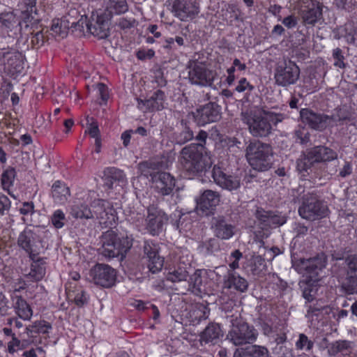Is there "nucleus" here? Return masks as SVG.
I'll return each mask as SVG.
<instances>
[{"label": "nucleus", "mask_w": 357, "mask_h": 357, "mask_svg": "<svg viewBox=\"0 0 357 357\" xmlns=\"http://www.w3.org/2000/svg\"><path fill=\"white\" fill-rule=\"evenodd\" d=\"M241 116L250 134L255 138L269 137L273 132V125L277 126L287 117L284 114L264 108L243 111Z\"/></svg>", "instance_id": "f257e3e1"}, {"label": "nucleus", "mask_w": 357, "mask_h": 357, "mask_svg": "<svg viewBox=\"0 0 357 357\" xmlns=\"http://www.w3.org/2000/svg\"><path fill=\"white\" fill-rule=\"evenodd\" d=\"M181 163L189 176H199L212 165L211 158L203 154L202 144H190L181 152Z\"/></svg>", "instance_id": "f03ea898"}, {"label": "nucleus", "mask_w": 357, "mask_h": 357, "mask_svg": "<svg viewBox=\"0 0 357 357\" xmlns=\"http://www.w3.org/2000/svg\"><path fill=\"white\" fill-rule=\"evenodd\" d=\"M49 234L48 230L39 227H26L18 235L17 244L29 258L35 257L47 249L49 243L45 238Z\"/></svg>", "instance_id": "7ed1b4c3"}, {"label": "nucleus", "mask_w": 357, "mask_h": 357, "mask_svg": "<svg viewBox=\"0 0 357 357\" xmlns=\"http://www.w3.org/2000/svg\"><path fill=\"white\" fill-rule=\"evenodd\" d=\"M245 152L248 162L254 169L264 172L272 167L273 152L269 144L258 140L251 142Z\"/></svg>", "instance_id": "20e7f679"}, {"label": "nucleus", "mask_w": 357, "mask_h": 357, "mask_svg": "<svg viewBox=\"0 0 357 357\" xmlns=\"http://www.w3.org/2000/svg\"><path fill=\"white\" fill-rule=\"evenodd\" d=\"M100 242L102 247L100 252L108 259L119 256L123 258L132 245V241L128 237L119 238L113 230L104 232Z\"/></svg>", "instance_id": "39448f33"}, {"label": "nucleus", "mask_w": 357, "mask_h": 357, "mask_svg": "<svg viewBox=\"0 0 357 357\" xmlns=\"http://www.w3.org/2000/svg\"><path fill=\"white\" fill-rule=\"evenodd\" d=\"M231 328L227 334V339L236 346L252 344L258 337V332L253 326L242 320L240 315L229 317Z\"/></svg>", "instance_id": "423d86ee"}, {"label": "nucleus", "mask_w": 357, "mask_h": 357, "mask_svg": "<svg viewBox=\"0 0 357 357\" xmlns=\"http://www.w3.org/2000/svg\"><path fill=\"white\" fill-rule=\"evenodd\" d=\"M337 158V153L325 146H317L306 151L297 160L299 172H307L315 163L330 162Z\"/></svg>", "instance_id": "0eeeda50"}, {"label": "nucleus", "mask_w": 357, "mask_h": 357, "mask_svg": "<svg viewBox=\"0 0 357 357\" xmlns=\"http://www.w3.org/2000/svg\"><path fill=\"white\" fill-rule=\"evenodd\" d=\"M291 262L292 266L298 273L305 275L310 281L318 282L319 272L326 265V257L324 253L309 259H296L292 257Z\"/></svg>", "instance_id": "6e6552de"}, {"label": "nucleus", "mask_w": 357, "mask_h": 357, "mask_svg": "<svg viewBox=\"0 0 357 357\" xmlns=\"http://www.w3.org/2000/svg\"><path fill=\"white\" fill-rule=\"evenodd\" d=\"M300 216L305 220L314 221L326 217L328 208L318 197L314 195L303 197V203L298 208Z\"/></svg>", "instance_id": "1a4fd4ad"}, {"label": "nucleus", "mask_w": 357, "mask_h": 357, "mask_svg": "<svg viewBox=\"0 0 357 357\" xmlns=\"http://www.w3.org/2000/svg\"><path fill=\"white\" fill-rule=\"evenodd\" d=\"M299 76L300 69L294 62L284 59L277 63L274 78L278 86L285 87L294 84Z\"/></svg>", "instance_id": "9d476101"}, {"label": "nucleus", "mask_w": 357, "mask_h": 357, "mask_svg": "<svg viewBox=\"0 0 357 357\" xmlns=\"http://www.w3.org/2000/svg\"><path fill=\"white\" fill-rule=\"evenodd\" d=\"M94 218L105 227H112L116 220L115 209L112 204L105 199H95L91 204Z\"/></svg>", "instance_id": "9b49d317"}, {"label": "nucleus", "mask_w": 357, "mask_h": 357, "mask_svg": "<svg viewBox=\"0 0 357 357\" xmlns=\"http://www.w3.org/2000/svg\"><path fill=\"white\" fill-rule=\"evenodd\" d=\"M89 277L94 284L109 288L115 284L116 273L109 265L97 264L90 270Z\"/></svg>", "instance_id": "f8f14e48"}, {"label": "nucleus", "mask_w": 357, "mask_h": 357, "mask_svg": "<svg viewBox=\"0 0 357 357\" xmlns=\"http://www.w3.org/2000/svg\"><path fill=\"white\" fill-rule=\"evenodd\" d=\"M220 202V195L218 192L206 190L197 199L196 212L200 216L213 215Z\"/></svg>", "instance_id": "ddd939ff"}, {"label": "nucleus", "mask_w": 357, "mask_h": 357, "mask_svg": "<svg viewBox=\"0 0 357 357\" xmlns=\"http://www.w3.org/2000/svg\"><path fill=\"white\" fill-rule=\"evenodd\" d=\"M342 288L349 294L357 293V254H351L345 259V278Z\"/></svg>", "instance_id": "4468645a"}, {"label": "nucleus", "mask_w": 357, "mask_h": 357, "mask_svg": "<svg viewBox=\"0 0 357 357\" xmlns=\"http://www.w3.org/2000/svg\"><path fill=\"white\" fill-rule=\"evenodd\" d=\"M221 108L215 102L207 103L193 113L195 122L199 126L216 122L221 119Z\"/></svg>", "instance_id": "2eb2a0df"}, {"label": "nucleus", "mask_w": 357, "mask_h": 357, "mask_svg": "<svg viewBox=\"0 0 357 357\" xmlns=\"http://www.w3.org/2000/svg\"><path fill=\"white\" fill-rule=\"evenodd\" d=\"M172 13L181 21L195 18L199 13V6L196 0H174Z\"/></svg>", "instance_id": "dca6fc26"}, {"label": "nucleus", "mask_w": 357, "mask_h": 357, "mask_svg": "<svg viewBox=\"0 0 357 357\" xmlns=\"http://www.w3.org/2000/svg\"><path fill=\"white\" fill-rule=\"evenodd\" d=\"M158 245L152 241H145L144 245V258L146 259V265L150 272L157 273L160 272L164 265V257L159 254Z\"/></svg>", "instance_id": "f3484780"}, {"label": "nucleus", "mask_w": 357, "mask_h": 357, "mask_svg": "<svg viewBox=\"0 0 357 357\" xmlns=\"http://www.w3.org/2000/svg\"><path fill=\"white\" fill-rule=\"evenodd\" d=\"M212 177L218 186L230 192L237 190L241 185L239 176L227 174L221 167L216 165L213 168Z\"/></svg>", "instance_id": "a211bd4d"}, {"label": "nucleus", "mask_w": 357, "mask_h": 357, "mask_svg": "<svg viewBox=\"0 0 357 357\" xmlns=\"http://www.w3.org/2000/svg\"><path fill=\"white\" fill-rule=\"evenodd\" d=\"M110 14L104 13L92 17V20L87 24V30L99 39H104L109 34Z\"/></svg>", "instance_id": "6ab92c4d"}, {"label": "nucleus", "mask_w": 357, "mask_h": 357, "mask_svg": "<svg viewBox=\"0 0 357 357\" xmlns=\"http://www.w3.org/2000/svg\"><path fill=\"white\" fill-rule=\"evenodd\" d=\"M215 73L202 63H196L189 70L188 77L192 84L208 86L213 84Z\"/></svg>", "instance_id": "aec40b11"}, {"label": "nucleus", "mask_w": 357, "mask_h": 357, "mask_svg": "<svg viewBox=\"0 0 357 357\" xmlns=\"http://www.w3.org/2000/svg\"><path fill=\"white\" fill-rule=\"evenodd\" d=\"M167 215L155 206L148 208L146 229L153 236L158 235L162 229V225L167 220Z\"/></svg>", "instance_id": "412c9836"}, {"label": "nucleus", "mask_w": 357, "mask_h": 357, "mask_svg": "<svg viewBox=\"0 0 357 357\" xmlns=\"http://www.w3.org/2000/svg\"><path fill=\"white\" fill-rule=\"evenodd\" d=\"M211 229L214 235L222 240L231 238L236 231L235 226L229 223L224 215L213 217L211 222Z\"/></svg>", "instance_id": "4be33fe9"}, {"label": "nucleus", "mask_w": 357, "mask_h": 357, "mask_svg": "<svg viewBox=\"0 0 357 357\" xmlns=\"http://www.w3.org/2000/svg\"><path fill=\"white\" fill-rule=\"evenodd\" d=\"M300 116L304 123L317 130H324L330 120L329 116L314 112L307 108L302 109L300 112Z\"/></svg>", "instance_id": "5701e85b"}, {"label": "nucleus", "mask_w": 357, "mask_h": 357, "mask_svg": "<svg viewBox=\"0 0 357 357\" xmlns=\"http://www.w3.org/2000/svg\"><path fill=\"white\" fill-rule=\"evenodd\" d=\"M152 182L155 191L162 196L170 195L176 185L175 178L167 172H157Z\"/></svg>", "instance_id": "b1692460"}, {"label": "nucleus", "mask_w": 357, "mask_h": 357, "mask_svg": "<svg viewBox=\"0 0 357 357\" xmlns=\"http://www.w3.org/2000/svg\"><path fill=\"white\" fill-rule=\"evenodd\" d=\"M18 7L26 27L33 26L38 23L36 0H22L19 2Z\"/></svg>", "instance_id": "393cba45"}, {"label": "nucleus", "mask_w": 357, "mask_h": 357, "mask_svg": "<svg viewBox=\"0 0 357 357\" xmlns=\"http://www.w3.org/2000/svg\"><path fill=\"white\" fill-rule=\"evenodd\" d=\"M0 64H3L9 70L20 71L22 68L23 56L16 50L3 49L0 52Z\"/></svg>", "instance_id": "a878e982"}, {"label": "nucleus", "mask_w": 357, "mask_h": 357, "mask_svg": "<svg viewBox=\"0 0 357 357\" xmlns=\"http://www.w3.org/2000/svg\"><path fill=\"white\" fill-rule=\"evenodd\" d=\"M29 259L32 261L30 271L24 275V278L29 282H38L45 275L46 258L37 256Z\"/></svg>", "instance_id": "bb28decb"}, {"label": "nucleus", "mask_w": 357, "mask_h": 357, "mask_svg": "<svg viewBox=\"0 0 357 357\" xmlns=\"http://www.w3.org/2000/svg\"><path fill=\"white\" fill-rule=\"evenodd\" d=\"M222 285L224 289H234L241 293L245 292L248 289L247 280L234 271H228L224 276Z\"/></svg>", "instance_id": "cd10ccee"}, {"label": "nucleus", "mask_w": 357, "mask_h": 357, "mask_svg": "<svg viewBox=\"0 0 357 357\" xmlns=\"http://www.w3.org/2000/svg\"><path fill=\"white\" fill-rule=\"evenodd\" d=\"M165 163L162 158L155 157L139 163L138 171L145 177L151 176L153 180V176L157 174L155 172L165 168Z\"/></svg>", "instance_id": "c85d7f7f"}, {"label": "nucleus", "mask_w": 357, "mask_h": 357, "mask_svg": "<svg viewBox=\"0 0 357 357\" xmlns=\"http://www.w3.org/2000/svg\"><path fill=\"white\" fill-rule=\"evenodd\" d=\"M165 100L166 96L165 92L159 89L155 91L150 98L145 101L137 99L138 107L142 109L141 105H143L149 110L160 111L165 108Z\"/></svg>", "instance_id": "c756f323"}, {"label": "nucleus", "mask_w": 357, "mask_h": 357, "mask_svg": "<svg viewBox=\"0 0 357 357\" xmlns=\"http://www.w3.org/2000/svg\"><path fill=\"white\" fill-rule=\"evenodd\" d=\"M323 5L319 2H313L302 10L301 17L305 24L314 25L322 17Z\"/></svg>", "instance_id": "7c9ffc66"}, {"label": "nucleus", "mask_w": 357, "mask_h": 357, "mask_svg": "<svg viewBox=\"0 0 357 357\" xmlns=\"http://www.w3.org/2000/svg\"><path fill=\"white\" fill-rule=\"evenodd\" d=\"M104 185L108 189H112L114 183L126 182V175L123 172L116 167H107L103 172Z\"/></svg>", "instance_id": "2f4dec72"}, {"label": "nucleus", "mask_w": 357, "mask_h": 357, "mask_svg": "<svg viewBox=\"0 0 357 357\" xmlns=\"http://www.w3.org/2000/svg\"><path fill=\"white\" fill-rule=\"evenodd\" d=\"M234 357H271L268 349L264 347L257 344L248 346L242 352L236 350Z\"/></svg>", "instance_id": "473e14b6"}, {"label": "nucleus", "mask_w": 357, "mask_h": 357, "mask_svg": "<svg viewBox=\"0 0 357 357\" xmlns=\"http://www.w3.org/2000/svg\"><path fill=\"white\" fill-rule=\"evenodd\" d=\"M209 313L208 308L201 303L192 305L188 313V318L192 325L198 324L202 320L207 319Z\"/></svg>", "instance_id": "72a5a7b5"}, {"label": "nucleus", "mask_w": 357, "mask_h": 357, "mask_svg": "<svg viewBox=\"0 0 357 357\" xmlns=\"http://www.w3.org/2000/svg\"><path fill=\"white\" fill-rule=\"evenodd\" d=\"M201 275V271L196 270L192 275H190L187 288V291L200 297H202V294L205 291Z\"/></svg>", "instance_id": "f704fd0d"}, {"label": "nucleus", "mask_w": 357, "mask_h": 357, "mask_svg": "<svg viewBox=\"0 0 357 357\" xmlns=\"http://www.w3.org/2000/svg\"><path fill=\"white\" fill-rule=\"evenodd\" d=\"M13 307L18 317L23 320H30L33 316V310L27 302L20 296L15 298Z\"/></svg>", "instance_id": "c9c22d12"}, {"label": "nucleus", "mask_w": 357, "mask_h": 357, "mask_svg": "<svg viewBox=\"0 0 357 357\" xmlns=\"http://www.w3.org/2000/svg\"><path fill=\"white\" fill-rule=\"evenodd\" d=\"M70 195V189L64 183L56 181L52 185V196L55 202L59 204L66 202Z\"/></svg>", "instance_id": "e433bc0d"}, {"label": "nucleus", "mask_w": 357, "mask_h": 357, "mask_svg": "<svg viewBox=\"0 0 357 357\" xmlns=\"http://www.w3.org/2000/svg\"><path fill=\"white\" fill-rule=\"evenodd\" d=\"M222 336V331L218 324H209L201 334V341L205 343H216L217 340Z\"/></svg>", "instance_id": "4c0bfd02"}, {"label": "nucleus", "mask_w": 357, "mask_h": 357, "mask_svg": "<svg viewBox=\"0 0 357 357\" xmlns=\"http://www.w3.org/2000/svg\"><path fill=\"white\" fill-rule=\"evenodd\" d=\"M190 266L188 267L185 264L181 265L180 264L168 273L167 280L172 282L186 281L187 278L190 276Z\"/></svg>", "instance_id": "58836bf2"}, {"label": "nucleus", "mask_w": 357, "mask_h": 357, "mask_svg": "<svg viewBox=\"0 0 357 357\" xmlns=\"http://www.w3.org/2000/svg\"><path fill=\"white\" fill-rule=\"evenodd\" d=\"M249 272L254 276L261 278L265 275L266 271V263L261 256H254L249 265Z\"/></svg>", "instance_id": "ea45409f"}, {"label": "nucleus", "mask_w": 357, "mask_h": 357, "mask_svg": "<svg viewBox=\"0 0 357 357\" xmlns=\"http://www.w3.org/2000/svg\"><path fill=\"white\" fill-rule=\"evenodd\" d=\"M328 347V354L331 356H335L341 353L342 356H349L348 354L351 349V342L347 340H338L330 344Z\"/></svg>", "instance_id": "a19ab883"}, {"label": "nucleus", "mask_w": 357, "mask_h": 357, "mask_svg": "<svg viewBox=\"0 0 357 357\" xmlns=\"http://www.w3.org/2000/svg\"><path fill=\"white\" fill-rule=\"evenodd\" d=\"M17 22L15 15L11 12H5L0 13V29L9 32L13 30L17 24H20Z\"/></svg>", "instance_id": "79ce46f5"}, {"label": "nucleus", "mask_w": 357, "mask_h": 357, "mask_svg": "<svg viewBox=\"0 0 357 357\" xmlns=\"http://www.w3.org/2000/svg\"><path fill=\"white\" fill-rule=\"evenodd\" d=\"M72 216L75 218L80 219H91L94 218L93 210L89 208L86 205L73 206L70 212Z\"/></svg>", "instance_id": "37998d69"}, {"label": "nucleus", "mask_w": 357, "mask_h": 357, "mask_svg": "<svg viewBox=\"0 0 357 357\" xmlns=\"http://www.w3.org/2000/svg\"><path fill=\"white\" fill-rule=\"evenodd\" d=\"M305 307H307L305 317L308 319H313L314 317H319L324 311H326V313H327L328 307L321 305V303L318 301H317L315 303H305Z\"/></svg>", "instance_id": "c03bdc74"}, {"label": "nucleus", "mask_w": 357, "mask_h": 357, "mask_svg": "<svg viewBox=\"0 0 357 357\" xmlns=\"http://www.w3.org/2000/svg\"><path fill=\"white\" fill-rule=\"evenodd\" d=\"M315 282L310 281V280L302 282L301 287L302 288L303 296L306 300L305 303H312L315 299L317 289L313 286V284Z\"/></svg>", "instance_id": "a18cd8bd"}, {"label": "nucleus", "mask_w": 357, "mask_h": 357, "mask_svg": "<svg viewBox=\"0 0 357 357\" xmlns=\"http://www.w3.org/2000/svg\"><path fill=\"white\" fill-rule=\"evenodd\" d=\"M15 176L16 172L13 167H9L3 172L1 181L4 190H8L13 185Z\"/></svg>", "instance_id": "49530a36"}, {"label": "nucleus", "mask_w": 357, "mask_h": 357, "mask_svg": "<svg viewBox=\"0 0 357 357\" xmlns=\"http://www.w3.org/2000/svg\"><path fill=\"white\" fill-rule=\"evenodd\" d=\"M52 328L50 323L44 320L36 321L31 326L26 328L27 332H35L38 333L46 334Z\"/></svg>", "instance_id": "de8ad7c7"}, {"label": "nucleus", "mask_w": 357, "mask_h": 357, "mask_svg": "<svg viewBox=\"0 0 357 357\" xmlns=\"http://www.w3.org/2000/svg\"><path fill=\"white\" fill-rule=\"evenodd\" d=\"M69 23L70 20L68 19L62 20L60 23L59 22L54 23L52 26L51 30L55 34V36L64 38L67 36V29H69Z\"/></svg>", "instance_id": "09e8293b"}, {"label": "nucleus", "mask_w": 357, "mask_h": 357, "mask_svg": "<svg viewBox=\"0 0 357 357\" xmlns=\"http://www.w3.org/2000/svg\"><path fill=\"white\" fill-rule=\"evenodd\" d=\"M194 138L193 131L187 126L177 134L176 139L178 144H183Z\"/></svg>", "instance_id": "8fccbe9b"}, {"label": "nucleus", "mask_w": 357, "mask_h": 357, "mask_svg": "<svg viewBox=\"0 0 357 357\" xmlns=\"http://www.w3.org/2000/svg\"><path fill=\"white\" fill-rule=\"evenodd\" d=\"M109 6L116 14H123L128 11V6L126 0H109Z\"/></svg>", "instance_id": "3c124183"}, {"label": "nucleus", "mask_w": 357, "mask_h": 357, "mask_svg": "<svg viewBox=\"0 0 357 357\" xmlns=\"http://www.w3.org/2000/svg\"><path fill=\"white\" fill-rule=\"evenodd\" d=\"M286 221L287 218L284 215L275 214L272 212L266 227H277L284 225Z\"/></svg>", "instance_id": "603ef678"}, {"label": "nucleus", "mask_w": 357, "mask_h": 357, "mask_svg": "<svg viewBox=\"0 0 357 357\" xmlns=\"http://www.w3.org/2000/svg\"><path fill=\"white\" fill-rule=\"evenodd\" d=\"M66 216L61 210H56L51 217V222L54 227L60 229L64 226Z\"/></svg>", "instance_id": "864d4df0"}, {"label": "nucleus", "mask_w": 357, "mask_h": 357, "mask_svg": "<svg viewBox=\"0 0 357 357\" xmlns=\"http://www.w3.org/2000/svg\"><path fill=\"white\" fill-rule=\"evenodd\" d=\"M313 346V342L310 340L305 334L301 333L299 335V338L296 342V347L297 349L301 350L305 349L307 351H310L312 349Z\"/></svg>", "instance_id": "5fc2aeb1"}, {"label": "nucleus", "mask_w": 357, "mask_h": 357, "mask_svg": "<svg viewBox=\"0 0 357 357\" xmlns=\"http://www.w3.org/2000/svg\"><path fill=\"white\" fill-rule=\"evenodd\" d=\"M88 130L86 132H88L91 137L95 139L99 138L100 131L97 122L93 117H86Z\"/></svg>", "instance_id": "6e6d98bb"}, {"label": "nucleus", "mask_w": 357, "mask_h": 357, "mask_svg": "<svg viewBox=\"0 0 357 357\" xmlns=\"http://www.w3.org/2000/svg\"><path fill=\"white\" fill-rule=\"evenodd\" d=\"M356 3V0H334L335 7L342 10L351 11Z\"/></svg>", "instance_id": "4d7b16f0"}, {"label": "nucleus", "mask_w": 357, "mask_h": 357, "mask_svg": "<svg viewBox=\"0 0 357 357\" xmlns=\"http://www.w3.org/2000/svg\"><path fill=\"white\" fill-rule=\"evenodd\" d=\"M10 206L11 202L9 198L2 192H0V215L7 214L10 211Z\"/></svg>", "instance_id": "13d9d810"}, {"label": "nucleus", "mask_w": 357, "mask_h": 357, "mask_svg": "<svg viewBox=\"0 0 357 357\" xmlns=\"http://www.w3.org/2000/svg\"><path fill=\"white\" fill-rule=\"evenodd\" d=\"M224 15L225 20L231 23L234 20L238 19V10L236 6L229 5Z\"/></svg>", "instance_id": "bf43d9fd"}, {"label": "nucleus", "mask_w": 357, "mask_h": 357, "mask_svg": "<svg viewBox=\"0 0 357 357\" xmlns=\"http://www.w3.org/2000/svg\"><path fill=\"white\" fill-rule=\"evenodd\" d=\"M333 56L335 61L334 62V66L336 67H339L340 68H344L345 67V64L344 63V56L342 55V52L341 49L335 48L333 52Z\"/></svg>", "instance_id": "052dcab7"}, {"label": "nucleus", "mask_w": 357, "mask_h": 357, "mask_svg": "<svg viewBox=\"0 0 357 357\" xmlns=\"http://www.w3.org/2000/svg\"><path fill=\"white\" fill-rule=\"evenodd\" d=\"M31 42L33 48H39L45 42L44 36L41 31H37L31 36Z\"/></svg>", "instance_id": "680f3d73"}, {"label": "nucleus", "mask_w": 357, "mask_h": 357, "mask_svg": "<svg viewBox=\"0 0 357 357\" xmlns=\"http://www.w3.org/2000/svg\"><path fill=\"white\" fill-rule=\"evenodd\" d=\"M296 142L300 144H306L309 141V134L305 129H298L294 132Z\"/></svg>", "instance_id": "e2e57ef3"}, {"label": "nucleus", "mask_w": 357, "mask_h": 357, "mask_svg": "<svg viewBox=\"0 0 357 357\" xmlns=\"http://www.w3.org/2000/svg\"><path fill=\"white\" fill-rule=\"evenodd\" d=\"M243 257V254L241 252H240L238 250H235L231 253L230 259L233 261L229 264V267L232 269V271H234L236 268H238L239 260Z\"/></svg>", "instance_id": "0e129e2a"}, {"label": "nucleus", "mask_w": 357, "mask_h": 357, "mask_svg": "<svg viewBox=\"0 0 357 357\" xmlns=\"http://www.w3.org/2000/svg\"><path fill=\"white\" fill-rule=\"evenodd\" d=\"M70 26L69 28L73 29V31H84V26L87 27V24L89 23L86 22V17L84 18L83 16H81V18L77 22H70Z\"/></svg>", "instance_id": "69168bd1"}, {"label": "nucleus", "mask_w": 357, "mask_h": 357, "mask_svg": "<svg viewBox=\"0 0 357 357\" xmlns=\"http://www.w3.org/2000/svg\"><path fill=\"white\" fill-rule=\"evenodd\" d=\"M353 171L352 165L350 162L344 161L342 167L340 168L338 176L345 178L351 174Z\"/></svg>", "instance_id": "338daca9"}, {"label": "nucleus", "mask_w": 357, "mask_h": 357, "mask_svg": "<svg viewBox=\"0 0 357 357\" xmlns=\"http://www.w3.org/2000/svg\"><path fill=\"white\" fill-rule=\"evenodd\" d=\"M73 300L77 306L82 307L87 303L88 297L86 296L85 291L81 290L74 295Z\"/></svg>", "instance_id": "774afa93"}]
</instances>
